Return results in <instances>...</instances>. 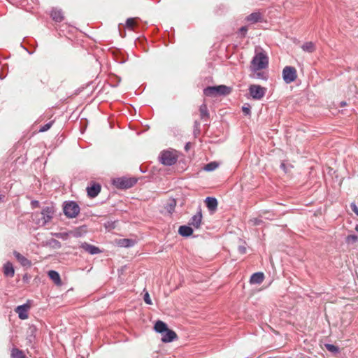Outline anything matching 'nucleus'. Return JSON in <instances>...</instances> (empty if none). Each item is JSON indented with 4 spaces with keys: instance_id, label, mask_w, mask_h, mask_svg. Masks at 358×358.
I'll use <instances>...</instances> for the list:
<instances>
[{
    "instance_id": "e433bc0d",
    "label": "nucleus",
    "mask_w": 358,
    "mask_h": 358,
    "mask_svg": "<svg viewBox=\"0 0 358 358\" xmlns=\"http://www.w3.org/2000/svg\"><path fill=\"white\" fill-rule=\"evenodd\" d=\"M248 31V28L246 27H242L240 29H239V32L240 34H241L242 36H245L246 33Z\"/></svg>"
},
{
    "instance_id": "2f4dec72",
    "label": "nucleus",
    "mask_w": 358,
    "mask_h": 358,
    "mask_svg": "<svg viewBox=\"0 0 358 358\" xmlns=\"http://www.w3.org/2000/svg\"><path fill=\"white\" fill-rule=\"evenodd\" d=\"M52 122H50L45 124V125H43V127H41L39 131L41 132L46 131L52 127Z\"/></svg>"
},
{
    "instance_id": "f8f14e48",
    "label": "nucleus",
    "mask_w": 358,
    "mask_h": 358,
    "mask_svg": "<svg viewBox=\"0 0 358 358\" xmlns=\"http://www.w3.org/2000/svg\"><path fill=\"white\" fill-rule=\"evenodd\" d=\"M202 220V214L201 211L199 210L196 213V215H193L189 221V224L193 226L194 227L198 229L199 228Z\"/></svg>"
},
{
    "instance_id": "dca6fc26",
    "label": "nucleus",
    "mask_w": 358,
    "mask_h": 358,
    "mask_svg": "<svg viewBox=\"0 0 358 358\" xmlns=\"http://www.w3.org/2000/svg\"><path fill=\"white\" fill-rule=\"evenodd\" d=\"M178 232L182 236L187 237L192 234L193 229L189 226L183 225L179 227Z\"/></svg>"
},
{
    "instance_id": "a19ab883",
    "label": "nucleus",
    "mask_w": 358,
    "mask_h": 358,
    "mask_svg": "<svg viewBox=\"0 0 358 358\" xmlns=\"http://www.w3.org/2000/svg\"><path fill=\"white\" fill-rule=\"evenodd\" d=\"M355 230L358 232V224L356 225Z\"/></svg>"
},
{
    "instance_id": "bb28decb",
    "label": "nucleus",
    "mask_w": 358,
    "mask_h": 358,
    "mask_svg": "<svg viewBox=\"0 0 358 358\" xmlns=\"http://www.w3.org/2000/svg\"><path fill=\"white\" fill-rule=\"evenodd\" d=\"M11 357L12 358H25L24 352L17 348H13L12 350Z\"/></svg>"
},
{
    "instance_id": "f03ea898",
    "label": "nucleus",
    "mask_w": 358,
    "mask_h": 358,
    "mask_svg": "<svg viewBox=\"0 0 358 358\" xmlns=\"http://www.w3.org/2000/svg\"><path fill=\"white\" fill-rule=\"evenodd\" d=\"M55 213V207L52 205H49L43 207L41 212L35 213L33 214V220L38 226H45L47 223L51 221Z\"/></svg>"
},
{
    "instance_id": "f257e3e1",
    "label": "nucleus",
    "mask_w": 358,
    "mask_h": 358,
    "mask_svg": "<svg viewBox=\"0 0 358 358\" xmlns=\"http://www.w3.org/2000/svg\"><path fill=\"white\" fill-rule=\"evenodd\" d=\"M268 57L266 52L262 48H256L255 56L250 62V71L252 72H256L266 69L268 68Z\"/></svg>"
},
{
    "instance_id": "9b49d317",
    "label": "nucleus",
    "mask_w": 358,
    "mask_h": 358,
    "mask_svg": "<svg viewBox=\"0 0 358 358\" xmlns=\"http://www.w3.org/2000/svg\"><path fill=\"white\" fill-rule=\"evenodd\" d=\"M101 191V185L99 183H92L87 187V194L91 198L96 197Z\"/></svg>"
},
{
    "instance_id": "ea45409f",
    "label": "nucleus",
    "mask_w": 358,
    "mask_h": 358,
    "mask_svg": "<svg viewBox=\"0 0 358 358\" xmlns=\"http://www.w3.org/2000/svg\"><path fill=\"white\" fill-rule=\"evenodd\" d=\"M346 105V103L345 101H342L341 103V106H345Z\"/></svg>"
},
{
    "instance_id": "2eb2a0df",
    "label": "nucleus",
    "mask_w": 358,
    "mask_h": 358,
    "mask_svg": "<svg viewBox=\"0 0 358 358\" xmlns=\"http://www.w3.org/2000/svg\"><path fill=\"white\" fill-rule=\"evenodd\" d=\"M51 17L55 22H60L63 20V13L61 10L54 8L51 11Z\"/></svg>"
},
{
    "instance_id": "4be33fe9",
    "label": "nucleus",
    "mask_w": 358,
    "mask_h": 358,
    "mask_svg": "<svg viewBox=\"0 0 358 358\" xmlns=\"http://www.w3.org/2000/svg\"><path fill=\"white\" fill-rule=\"evenodd\" d=\"M154 328L157 332H159L161 334H163L168 329L166 324L160 320L157 321L155 323Z\"/></svg>"
},
{
    "instance_id": "9d476101",
    "label": "nucleus",
    "mask_w": 358,
    "mask_h": 358,
    "mask_svg": "<svg viewBox=\"0 0 358 358\" xmlns=\"http://www.w3.org/2000/svg\"><path fill=\"white\" fill-rule=\"evenodd\" d=\"M29 306L27 304L21 305L15 308V312L18 314V317L21 320H26L28 318V310Z\"/></svg>"
},
{
    "instance_id": "72a5a7b5",
    "label": "nucleus",
    "mask_w": 358,
    "mask_h": 358,
    "mask_svg": "<svg viewBox=\"0 0 358 358\" xmlns=\"http://www.w3.org/2000/svg\"><path fill=\"white\" fill-rule=\"evenodd\" d=\"M144 301L147 303V304H152V301L150 298V295L148 292H146L144 295Z\"/></svg>"
},
{
    "instance_id": "a878e982",
    "label": "nucleus",
    "mask_w": 358,
    "mask_h": 358,
    "mask_svg": "<svg viewBox=\"0 0 358 358\" xmlns=\"http://www.w3.org/2000/svg\"><path fill=\"white\" fill-rule=\"evenodd\" d=\"M199 112L201 119H206L208 117L209 113L206 103H203L200 106Z\"/></svg>"
},
{
    "instance_id": "7ed1b4c3",
    "label": "nucleus",
    "mask_w": 358,
    "mask_h": 358,
    "mask_svg": "<svg viewBox=\"0 0 358 358\" xmlns=\"http://www.w3.org/2000/svg\"><path fill=\"white\" fill-rule=\"evenodd\" d=\"M231 92V89L225 85L211 86L203 90V94L206 96H215L216 95H227Z\"/></svg>"
},
{
    "instance_id": "ddd939ff",
    "label": "nucleus",
    "mask_w": 358,
    "mask_h": 358,
    "mask_svg": "<svg viewBox=\"0 0 358 358\" xmlns=\"http://www.w3.org/2000/svg\"><path fill=\"white\" fill-rule=\"evenodd\" d=\"M177 337L176 334L169 329L162 334V340L164 343L173 341Z\"/></svg>"
},
{
    "instance_id": "a211bd4d",
    "label": "nucleus",
    "mask_w": 358,
    "mask_h": 358,
    "mask_svg": "<svg viewBox=\"0 0 358 358\" xmlns=\"http://www.w3.org/2000/svg\"><path fill=\"white\" fill-rule=\"evenodd\" d=\"M3 273L8 277H13L14 275L15 271L11 263L7 262L4 264Z\"/></svg>"
},
{
    "instance_id": "423d86ee",
    "label": "nucleus",
    "mask_w": 358,
    "mask_h": 358,
    "mask_svg": "<svg viewBox=\"0 0 358 358\" xmlns=\"http://www.w3.org/2000/svg\"><path fill=\"white\" fill-rule=\"evenodd\" d=\"M297 77L296 70L294 67L287 66L282 70V78L287 84L294 82Z\"/></svg>"
},
{
    "instance_id": "1a4fd4ad",
    "label": "nucleus",
    "mask_w": 358,
    "mask_h": 358,
    "mask_svg": "<svg viewBox=\"0 0 358 358\" xmlns=\"http://www.w3.org/2000/svg\"><path fill=\"white\" fill-rule=\"evenodd\" d=\"M80 248L90 255H96L101 252L98 247L93 245H90L86 242L83 243L80 245Z\"/></svg>"
},
{
    "instance_id": "5701e85b",
    "label": "nucleus",
    "mask_w": 358,
    "mask_h": 358,
    "mask_svg": "<svg viewBox=\"0 0 358 358\" xmlns=\"http://www.w3.org/2000/svg\"><path fill=\"white\" fill-rule=\"evenodd\" d=\"M301 48L303 51L311 53L315 51V45L313 42H306L302 45Z\"/></svg>"
},
{
    "instance_id": "412c9836",
    "label": "nucleus",
    "mask_w": 358,
    "mask_h": 358,
    "mask_svg": "<svg viewBox=\"0 0 358 358\" xmlns=\"http://www.w3.org/2000/svg\"><path fill=\"white\" fill-rule=\"evenodd\" d=\"M14 255L22 266H30V264H31L30 261L28 259H27L25 257L22 255L20 253H19L17 252H15Z\"/></svg>"
},
{
    "instance_id": "6e6552de",
    "label": "nucleus",
    "mask_w": 358,
    "mask_h": 358,
    "mask_svg": "<svg viewBox=\"0 0 358 358\" xmlns=\"http://www.w3.org/2000/svg\"><path fill=\"white\" fill-rule=\"evenodd\" d=\"M136 182L134 178H121L114 180V184L118 188L127 189L134 186Z\"/></svg>"
},
{
    "instance_id": "c9c22d12",
    "label": "nucleus",
    "mask_w": 358,
    "mask_h": 358,
    "mask_svg": "<svg viewBox=\"0 0 358 358\" xmlns=\"http://www.w3.org/2000/svg\"><path fill=\"white\" fill-rule=\"evenodd\" d=\"M350 208L352 209V210L357 215H358V208L357 206V205L355 203H352L350 204Z\"/></svg>"
},
{
    "instance_id": "79ce46f5",
    "label": "nucleus",
    "mask_w": 358,
    "mask_h": 358,
    "mask_svg": "<svg viewBox=\"0 0 358 358\" xmlns=\"http://www.w3.org/2000/svg\"><path fill=\"white\" fill-rule=\"evenodd\" d=\"M81 358H84V357H81Z\"/></svg>"
},
{
    "instance_id": "cd10ccee",
    "label": "nucleus",
    "mask_w": 358,
    "mask_h": 358,
    "mask_svg": "<svg viewBox=\"0 0 358 358\" xmlns=\"http://www.w3.org/2000/svg\"><path fill=\"white\" fill-rule=\"evenodd\" d=\"M218 167V164L216 162H212L207 164L204 166V170L206 171H212L216 169Z\"/></svg>"
},
{
    "instance_id": "7c9ffc66",
    "label": "nucleus",
    "mask_w": 358,
    "mask_h": 358,
    "mask_svg": "<svg viewBox=\"0 0 358 358\" xmlns=\"http://www.w3.org/2000/svg\"><path fill=\"white\" fill-rule=\"evenodd\" d=\"M358 241V236L356 235H349L346 238V242L348 243H354Z\"/></svg>"
},
{
    "instance_id": "473e14b6",
    "label": "nucleus",
    "mask_w": 358,
    "mask_h": 358,
    "mask_svg": "<svg viewBox=\"0 0 358 358\" xmlns=\"http://www.w3.org/2000/svg\"><path fill=\"white\" fill-rule=\"evenodd\" d=\"M242 110L243 112V113L246 115H250V106L249 104H247V105H244L242 108Z\"/></svg>"
},
{
    "instance_id": "b1692460",
    "label": "nucleus",
    "mask_w": 358,
    "mask_h": 358,
    "mask_svg": "<svg viewBox=\"0 0 358 358\" xmlns=\"http://www.w3.org/2000/svg\"><path fill=\"white\" fill-rule=\"evenodd\" d=\"M48 276L50 277V278L51 280H52L54 281L55 283H56L57 285H59L60 284L61 282V279H60V276L59 275V273L55 271H50L48 272Z\"/></svg>"
},
{
    "instance_id": "6ab92c4d",
    "label": "nucleus",
    "mask_w": 358,
    "mask_h": 358,
    "mask_svg": "<svg viewBox=\"0 0 358 358\" xmlns=\"http://www.w3.org/2000/svg\"><path fill=\"white\" fill-rule=\"evenodd\" d=\"M206 206L209 210H215L217 206V201L213 197H207L206 199Z\"/></svg>"
},
{
    "instance_id": "4c0bfd02",
    "label": "nucleus",
    "mask_w": 358,
    "mask_h": 358,
    "mask_svg": "<svg viewBox=\"0 0 358 358\" xmlns=\"http://www.w3.org/2000/svg\"><path fill=\"white\" fill-rule=\"evenodd\" d=\"M238 252L241 254H245L246 252V248L245 246L241 245L238 247Z\"/></svg>"
},
{
    "instance_id": "c85d7f7f",
    "label": "nucleus",
    "mask_w": 358,
    "mask_h": 358,
    "mask_svg": "<svg viewBox=\"0 0 358 358\" xmlns=\"http://www.w3.org/2000/svg\"><path fill=\"white\" fill-rule=\"evenodd\" d=\"M325 347L327 348V350L331 352H333V353H338L339 352V348L334 345H332V344H326L325 345Z\"/></svg>"
},
{
    "instance_id": "f3484780",
    "label": "nucleus",
    "mask_w": 358,
    "mask_h": 358,
    "mask_svg": "<svg viewBox=\"0 0 358 358\" xmlns=\"http://www.w3.org/2000/svg\"><path fill=\"white\" fill-rule=\"evenodd\" d=\"M136 241L130 238H123L118 241V245L123 248H130L135 245Z\"/></svg>"
},
{
    "instance_id": "58836bf2",
    "label": "nucleus",
    "mask_w": 358,
    "mask_h": 358,
    "mask_svg": "<svg viewBox=\"0 0 358 358\" xmlns=\"http://www.w3.org/2000/svg\"><path fill=\"white\" fill-rule=\"evenodd\" d=\"M31 206L33 208H37L39 206V202L38 201H32Z\"/></svg>"
},
{
    "instance_id": "aec40b11",
    "label": "nucleus",
    "mask_w": 358,
    "mask_h": 358,
    "mask_svg": "<svg viewBox=\"0 0 358 358\" xmlns=\"http://www.w3.org/2000/svg\"><path fill=\"white\" fill-rule=\"evenodd\" d=\"M262 19V15L259 12L252 13L246 17V20L251 23H256L260 21Z\"/></svg>"
},
{
    "instance_id": "f704fd0d",
    "label": "nucleus",
    "mask_w": 358,
    "mask_h": 358,
    "mask_svg": "<svg viewBox=\"0 0 358 358\" xmlns=\"http://www.w3.org/2000/svg\"><path fill=\"white\" fill-rule=\"evenodd\" d=\"M250 222H252L254 225H260L262 222V220L259 218H254L250 220Z\"/></svg>"
},
{
    "instance_id": "39448f33",
    "label": "nucleus",
    "mask_w": 358,
    "mask_h": 358,
    "mask_svg": "<svg viewBox=\"0 0 358 358\" xmlns=\"http://www.w3.org/2000/svg\"><path fill=\"white\" fill-rule=\"evenodd\" d=\"M64 213L67 217H76L80 213V207L74 201L66 203L64 206Z\"/></svg>"
},
{
    "instance_id": "0eeeda50",
    "label": "nucleus",
    "mask_w": 358,
    "mask_h": 358,
    "mask_svg": "<svg viewBox=\"0 0 358 358\" xmlns=\"http://www.w3.org/2000/svg\"><path fill=\"white\" fill-rule=\"evenodd\" d=\"M160 162L166 166L174 164L177 161L176 155L171 151H163L159 157Z\"/></svg>"
},
{
    "instance_id": "393cba45",
    "label": "nucleus",
    "mask_w": 358,
    "mask_h": 358,
    "mask_svg": "<svg viewBox=\"0 0 358 358\" xmlns=\"http://www.w3.org/2000/svg\"><path fill=\"white\" fill-rule=\"evenodd\" d=\"M253 74L251 76L253 78L256 79H262V80H267L268 78V73L264 71H258L256 72H252Z\"/></svg>"
},
{
    "instance_id": "c756f323",
    "label": "nucleus",
    "mask_w": 358,
    "mask_h": 358,
    "mask_svg": "<svg viewBox=\"0 0 358 358\" xmlns=\"http://www.w3.org/2000/svg\"><path fill=\"white\" fill-rule=\"evenodd\" d=\"M136 25V20L134 18H129L127 20L126 26L130 29H134Z\"/></svg>"
},
{
    "instance_id": "4468645a",
    "label": "nucleus",
    "mask_w": 358,
    "mask_h": 358,
    "mask_svg": "<svg viewBox=\"0 0 358 358\" xmlns=\"http://www.w3.org/2000/svg\"><path fill=\"white\" fill-rule=\"evenodd\" d=\"M264 279V275L262 272L255 273L252 275L250 282L251 284H261Z\"/></svg>"
},
{
    "instance_id": "20e7f679",
    "label": "nucleus",
    "mask_w": 358,
    "mask_h": 358,
    "mask_svg": "<svg viewBox=\"0 0 358 358\" xmlns=\"http://www.w3.org/2000/svg\"><path fill=\"white\" fill-rule=\"evenodd\" d=\"M249 94L255 100H261L266 94L267 89L259 85H250L249 87Z\"/></svg>"
}]
</instances>
